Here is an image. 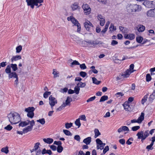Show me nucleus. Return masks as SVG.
I'll use <instances>...</instances> for the list:
<instances>
[{
	"label": "nucleus",
	"mask_w": 155,
	"mask_h": 155,
	"mask_svg": "<svg viewBox=\"0 0 155 155\" xmlns=\"http://www.w3.org/2000/svg\"><path fill=\"white\" fill-rule=\"evenodd\" d=\"M18 77L17 73L14 71L8 74L9 79L16 78Z\"/></svg>",
	"instance_id": "12"
},
{
	"label": "nucleus",
	"mask_w": 155,
	"mask_h": 155,
	"mask_svg": "<svg viewBox=\"0 0 155 155\" xmlns=\"http://www.w3.org/2000/svg\"><path fill=\"white\" fill-rule=\"evenodd\" d=\"M135 38V35L133 34H129V39L130 40H133Z\"/></svg>",
	"instance_id": "49"
},
{
	"label": "nucleus",
	"mask_w": 155,
	"mask_h": 155,
	"mask_svg": "<svg viewBox=\"0 0 155 155\" xmlns=\"http://www.w3.org/2000/svg\"><path fill=\"white\" fill-rule=\"evenodd\" d=\"M136 39V41L138 43H140L142 41L143 38L142 37L140 36L137 37Z\"/></svg>",
	"instance_id": "46"
},
{
	"label": "nucleus",
	"mask_w": 155,
	"mask_h": 155,
	"mask_svg": "<svg viewBox=\"0 0 155 155\" xmlns=\"http://www.w3.org/2000/svg\"><path fill=\"white\" fill-rule=\"evenodd\" d=\"M44 0H37L34 3V4L31 7L32 9H33L34 8V6H36L37 7L38 6V3H41L43 2Z\"/></svg>",
	"instance_id": "22"
},
{
	"label": "nucleus",
	"mask_w": 155,
	"mask_h": 155,
	"mask_svg": "<svg viewBox=\"0 0 155 155\" xmlns=\"http://www.w3.org/2000/svg\"><path fill=\"white\" fill-rule=\"evenodd\" d=\"M71 21L72 23L74 24V25L76 26H77L78 24V23H79L78 20L74 17L72 18Z\"/></svg>",
	"instance_id": "37"
},
{
	"label": "nucleus",
	"mask_w": 155,
	"mask_h": 155,
	"mask_svg": "<svg viewBox=\"0 0 155 155\" xmlns=\"http://www.w3.org/2000/svg\"><path fill=\"white\" fill-rule=\"evenodd\" d=\"M119 28L120 30L123 32H125V31L126 30V28H125L122 26H119Z\"/></svg>",
	"instance_id": "60"
},
{
	"label": "nucleus",
	"mask_w": 155,
	"mask_h": 155,
	"mask_svg": "<svg viewBox=\"0 0 155 155\" xmlns=\"http://www.w3.org/2000/svg\"><path fill=\"white\" fill-rule=\"evenodd\" d=\"M16 49V52L17 53H19L21 51L22 49V47L21 46L19 45L17 47Z\"/></svg>",
	"instance_id": "47"
},
{
	"label": "nucleus",
	"mask_w": 155,
	"mask_h": 155,
	"mask_svg": "<svg viewBox=\"0 0 155 155\" xmlns=\"http://www.w3.org/2000/svg\"><path fill=\"white\" fill-rule=\"evenodd\" d=\"M149 130L145 131L144 132H143V136L145 140L149 136Z\"/></svg>",
	"instance_id": "42"
},
{
	"label": "nucleus",
	"mask_w": 155,
	"mask_h": 155,
	"mask_svg": "<svg viewBox=\"0 0 155 155\" xmlns=\"http://www.w3.org/2000/svg\"><path fill=\"white\" fill-rule=\"evenodd\" d=\"M72 101V99L71 97L68 96L67 98L65 101V103H64L63 104L65 105L66 107L67 105H71V102Z\"/></svg>",
	"instance_id": "11"
},
{
	"label": "nucleus",
	"mask_w": 155,
	"mask_h": 155,
	"mask_svg": "<svg viewBox=\"0 0 155 155\" xmlns=\"http://www.w3.org/2000/svg\"><path fill=\"white\" fill-rule=\"evenodd\" d=\"M128 102H125L123 104V106L124 107V109L126 111H129V108L130 107V105L128 104Z\"/></svg>",
	"instance_id": "23"
},
{
	"label": "nucleus",
	"mask_w": 155,
	"mask_h": 155,
	"mask_svg": "<svg viewBox=\"0 0 155 155\" xmlns=\"http://www.w3.org/2000/svg\"><path fill=\"white\" fill-rule=\"evenodd\" d=\"M129 130L128 127L126 126H123L118 129L117 131L120 133L123 131H129Z\"/></svg>",
	"instance_id": "10"
},
{
	"label": "nucleus",
	"mask_w": 155,
	"mask_h": 155,
	"mask_svg": "<svg viewBox=\"0 0 155 155\" xmlns=\"http://www.w3.org/2000/svg\"><path fill=\"white\" fill-rule=\"evenodd\" d=\"M63 147L61 145L58 146L57 148V152L59 153H61L63 151Z\"/></svg>",
	"instance_id": "35"
},
{
	"label": "nucleus",
	"mask_w": 155,
	"mask_h": 155,
	"mask_svg": "<svg viewBox=\"0 0 155 155\" xmlns=\"http://www.w3.org/2000/svg\"><path fill=\"white\" fill-rule=\"evenodd\" d=\"M155 8L148 11L147 12V16L150 17H155Z\"/></svg>",
	"instance_id": "8"
},
{
	"label": "nucleus",
	"mask_w": 155,
	"mask_h": 155,
	"mask_svg": "<svg viewBox=\"0 0 155 155\" xmlns=\"http://www.w3.org/2000/svg\"><path fill=\"white\" fill-rule=\"evenodd\" d=\"M65 107V105L63 104L61 106L56 109V110L57 111H60L64 108Z\"/></svg>",
	"instance_id": "53"
},
{
	"label": "nucleus",
	"mask_w": 155,
	"mask_h": 155,
	"mask_svg": "<svg viewBox=\"0 0 155 155\" xmlns=\"http://www.w3.org/2000/svg\"><path fill=\"white\" fill-rule=\"evenodd\" d=\"M96 98V97L95 96H94L93 97H91L88 99L87 100V102L88 103L90 101H94Z\"/></svg>",
	"instance_id": "56"
},
{
	"label": "nucleus",
	"mask_w": 155,
	"mask_h": 155,
	"mask_svg": "<svg viewBox=\"0 0 155 155\" xmlns=\"http://www.w3.org/2000/svg\"><path fill=\"white\" fill-rule=\"evenodd\" d=\"M153 1H145L143 2V4L147 8H151L153 7L154 5Z\"/></svg>",
	"instance_id": "5"
},
{
	"label": "nucleus",
	"mask_w": 155,
	"mask_h": 155,
	"mask_svg": "<svg viewBox=\"0 0 155 155\" xmlns=\"http://www.w3.org/2000/svg\"><path fill=\"white\" fill-rule=\"evenodd\" d=\"M126 8L127 12L129 13L139 12L141 11V7L137 4H128Z\"/></svg>",
	"instance_id": "2"
},
{
	"label": "nucleus",
	"mask_w": 155,
	"mask_h": 155,
	"mask_svg": "<svg viewBox=\"0 0 155 155\" xmlns=\"http://www.w3.org/2000/svg\"><path fill=\"white\" fill-rule=\"evenodd\" d=\"M65 127L67 129H68L71 128L73 125V124L71 123H67L65 124Z\"/></svg>",
	"instance_id": "39"
},
{
	"label": "nucleus",
	"mask_w": 155,
	"mask_h": 155,
	"mask_svg": "<svg viewBox=\"0 0 155 155\" xmlns=\"http://www.w3.org/2000/svg\"><path fill=\"white\" fill-rule=\"evenodd\" d=\"M37 122H39L42 125L44 124L45 123V119L44 118H41V119H40L39 120H37Z\"/></svg>",
	"instance_id": "38"
},
{
	"label": "nucleus",
	"mask_w": 155,
	"mask_h": 155,
	"mask_svg": "<svg viewBox=\"0 0 155 155\" xmlns=\"http://www.w3.org/2000/svg\"><path fill=\"white\" fill-rule=\"evenodd\" d=\"M79 65L80 68L82 69H85L87 68V67L85 64H80Z\"/></svg>",
	"instance_id": "59"
},
{
	"label": "nucleus",
	"mask_w": 155,
	"mask_h": 155,
	"mask_svg": "<svg viewBox=\"0 0 155 155\" xmlns=\"http://www.w3.org/2000/svg\"><path fill=\"white\" fill-rule=\"evenodd\" d=\"M124 94L122 92H117L116 93L115 95L117 97H122L124 95Z\"/></svg>",
	"instance_id": "62"
},
{
	"label": "nucleus",
	"mask_w": 155,
	"mask_h": 155,
	"mask_svg": "<svg viewBox=\"0 0 155 155\" xmlns=\"http://www.w3.org/2000/svg\"><path fill=\"white\" fill-rule=\"evenodd\" d=\"M77 85L80 87L83 88L86 85V84L85 83H83L82 82L80 81L77 84Z\"/></svg>",
	"instance_id": "27"
},
{
	"label": "nucleus",
	"mask_w": 155,
	"mask_h": 155,
	"mask_svg": "<svg viewBox=\"0 0 155 155\" xmlns=\"http://www.w3.org/2000/svg\"><path fill=\"white\" fill-rule=\"evenodd\" d=\"M91 137H88L83 140V142L86 145H89L91 142Z\"/></svg>",
	"instance_id": "16"
},
{
	"label": "nucleus",
	"mask_w": 155,
	"mask_h": 155,
	"mask_svg": "<svg viewBox=\"0 0 155 155\" xmlns=\"http://www.w3.org/2000/svg\"><path fill=\"white\" fill-rule=\"evenodd\" d=\"M138 31L139 32H142L145 29V27L143 25H140L138 27Z\"/></svg>",
	"instance_id": "24"
},
{
	"label": "nucleus",
	"mask_w": 155,
	"mask_h": 155,
	"mask_svg": "<svg viewBox=\"0 0 155 155\" xmlns=\"http://www.w3.org/2000/svg\"><path fill=\"white\" fill-rule=\"evenodd\" d=\"M80 75L83 78H84L87 75V73L84 71H81L80 73Z\"/></svg>",
	"instance_id": "52"
},
{
	"label": "nucleus",
	"mask_w": 155,
	"mask_h": 155,
	"mask_svg": "<svg viewBox=\"0 0 155 155\" xmlns=\"http://www.w3.org/2000/svg\"><path fill=\"white\" fill-rule=\"evenodd\" d=\"M92 80L93 83L97 85L99 84L101 82L100 81H98L97 79L95 77L92 78Z\"/></svg>",
	"instance_id": "29"
},
{
	"label": "nucleus",
	"mask_w": 155,
	"mask_h": 155,
	"mask_svg": "<svg viewBox=\"0 0 155 155\" xmlns=\"http://www.w3.org/2000/svg\"><path fill=\"white\" fill-rule=\"evenodd\" d=\"M21 57L20 55L14 56L11 58V61L13 62L14 61H17L21 59Z\"/></svg>",
	"instance_id": "21"
},
{
	"label": "nucleus",
	"mask_w": 155,
	"mask_h": 155,
	"mask_svg": "<svg viewBox=\"0 0 155 155\" xmlns=\"http://www.w3.org/2000/svg\"><path fill=\"white\" fill-rule=\"evenodd\" d=\"M82 8L86 15H88L91 13V9L87 4H83L82 6Z\"/></svg>",
	"instance_id": "3"
},
{
	"label": "nucleus",
	"mask_w": 155,
	"mask_h": 155,
	"mask_svg": "<svg viewBox=\"0 0 155 155\" xmlns=\"http://www.w3.org/2000/svg\"><path fill=\"white\" fill-rule=\"evenodd\" d=\"M64 133L67 136H72V134L69 130H63Z\"/></svg>",
	"instance_id": "34"
},
{
	"label": "nucleus",
	"mask_w": 155,
	"mask_h": 155,
	"mask_svg": "<svg viewBox=\"0 0 155 155\" xmlns=\"http://www.w3.org/2000/svg\"><path fill=\"white\" fill-rule=\"evenodd\" d=\"M96 141L97 144V145H101L102 143V141L99 138L97 139L96 140Z\"/></svg>",
	"instance_id": "63"
},
{
	"label": "nucleus",
	"mask_w": 155,
	"mask_h": 155,
	"mask_svg": "<svg viewBox=\"0 0 155 155\" xmlns=\"http://www.w3.org/2000/svg\"><path fill=\"white\" fill-rule=\"evenodd\" d=\"M8 116L9 121L12 124H16L21 120L20 115L17 113H11Z\"/></svg>",
	"instance_id": "1"
},
{
	"label": "nucleus",
	"mask_w": 155,
	"mask_h": 155,
	"mask_svg": "<svg viewBox=\"0 0 155 155\" xmlns=\"http://www.w3.org/2000/svg\"><path fill=\"white\" fill-rule=\"evenodd\" d=\"M49 103L51 108H52L54 106L55 104H57V101L55 98L52 97V95H50L49 98Z\"/></svg>",
	"instance_id": "4"
},
{
	"label": "nucleus",
	"mask_w": 155,
	"mask_h": 155,
	"mask_svg": "<svg viewBox=\"0 0 155 155\" xmlns=\"http://www.w3.org/2000/svg\"><path fill=\"white\" fill-rule=\"evenodd\" d=\"M30 120H27V121H22L19 124V126L24 127L29 124Z\"/></svg>",
	"instance_id": "18"
},
{
	"label": "nucleus",
	"mask_w": 155,
	"mask_h": 155,
	"mask_svg": "<svg viewBox=\"0 0 155 155\" xmlns=\"http://www.w3.org/2000/svg\"><path fill=\"white\" fill-rule=\"evenodd\" d=\"M43 141L48 144H51L53 142L54 140L53 139L50 138H44L43 139Z\"/></svg>",
	"instance_id": "17"
},
{
	"label": "nucleus",
	"mask_w": 155,
	"mask_h": 155,
	"mask_svg": "<svg viewBox=\"0 0 155 155\" xmlns=\"http://www.w3.org/2000/svg\"><path fill=\"white\" fill-rule=\"evenodd\" d=\"M110 31H113L116 30V27H115L114 25L111 24L109 28Z\"/></svg>",
	"instance_id": "43"
},
{
	"label": "nucleus",
	"mask_w": 155,
	"mask_h": 155,
	"mask_svg": "<svg viewBox=\"0 0 155 155\" xmlns=\"http://www.w3.org/2000/svg\"><path fill=\"white\" fill-rule=\"evenodd\" d=\"M52 73L54 74V78L58 77L59 76L58 75V74H59L58 72L57 71H55V70L54 69H53Z\"/></svg>",
	"instance_id": "45"
},
{
	"label": "nucleus",
	"mask_w": 155,
	"mask_h": 155,
	"mask_svg": "<svg viewBox=\"0 0 155 155\" xmlns=\"http://www.w3.org/2000/svg\"><path fill=\"white\" fill-rule=\"evenodd\" d=\"M95 133V135L94 136V138H96L99 136L101 135V133L100 132L99 130L97 129H95L94 130Z\"/></svg>",
	"instance_id": "26"
},
{
	"label": "nucleus",
	"mask_w": 155,
	"mask_h": 155,
	"mask_svg": "<svg viewBox=\"0 0 155 155\" xmlns=\"http://www.w3.org/2000/svg\"><path fill=\"white\" fill-rule=\"evenodd\" d=\"M51 94V92L50 91H46L43 94V97L45 98H46L48 97V95H49Z\"/></svg>",
	"instance_id": "40"
},
{
	"label": "nucleus",
	"mask_w": 155,
	"mask_h": 155,
	"mask_svg": "<svg viewBox=\"0 0 155 155\" xmlns=\"http://www.w3.org/2000/svg\"><path fill=\"white\" fill-rule=\"evenodd\" d=\"M33 129V127H32L30 126H28L27 127L24 128L23 129V131L24 133H26L29 131H30L32 130Z\"/></svg>",
	"instance_id": "15"
},
{
	"label": "nucleus",
	"mask_w": 155,
	"mask_h": 155,
	"mask_svg": "<svg viewBox=\"0 0 155 155\" xmlns=\"http://www.w3.org/2000/svg\"><path fill=\"white\" fill-rule=\"evenodd\" d=\"M134 71L130 70L129 69H127L126 71L124 73L122 76H123L124 78L128 77L130 74L133 72Z\"/></svg>",
	"instance_id": "9"
},
{
	"label": "nucleus",
	"mask_w": 155,
	"mask_h": 155,
	"mask_svg": "<svg viewBox=\"0 0 155 155\" xmlns=\"http://www.w3.org/2000/svg\"><path fill=\"white\" fill-rule=\"evenodd\" d=\"M108 99V97L107 95H104L102 96L99 102H101L105 101Z\"/></svg>",
	"instance_id": "30"
},
{
	"label": "nucleus",
	"mask_w": 155,
	"mask_h": 155,
	"mask_svg": "<svg viewBox=\"0 0 155 155\" xmlns=\"http://www.w3.org/2000/svg\"><path fill=\"white\" fill-rule=\"evenodd\" d=\"M71 64L72 65H79L80 64L77 61L74 60L71 63Z\"/></svg>",
	"instance_id": "64"
},
{
	"label": "nucleus",
	"mask_w": 155,
	"mask_h": 155,
	"mask_svg": "<svg viewBox=\"0 0 155 155\" xmlns=\"http://www.w3.org/2000/svg\"><path fill=\"white\" fill-rule=\"evenodd\" d=\"M118 42L117 41H116L114 40H112L111 43V45L112 46H114L116 45H117L118 44Z\"/></svg>",
	"instance_id": "61"
},
{
	"label": "nucleus",
	"mask_w": 155,
	"mask_h": 155,
	"mask_svg": "<svg viewBox=\"0 0 155 155\" xmlns=\"http://www.w3.org/2000/svg\"><path fill=\"white\" fill-rule=\"evenodd\" d=\"M75 125L78 126V128H79L81 126V123L80 122V119H77L75 122Z\"/></svg>",
	"instance_id": "36"
},
{
	"label": "nucleus",
	"mask_w": 155,
	"mask_h": 155,
	"mask_svg": "<svg viewBox=\"0 0 155 155\" xmlns=\"http://www.w3.org/2000/svg\"><path fill=\"white\" fill-rule=\"evenodd\" d=\"M148 95L149 94H147L146 95H145L142 98L141 101V103L142 104H144L146 101Z\"/></svg>",
	"instance_id": "28"
},
{
	"label": "nucleus",
	"mask_w": 155,
	"mask_h": 155,
	"mask_svg": "<svg viewBox=\"0 0 155 155\" xmlns=\"http://www.w3.org/2000/svg\"><path fill=\"white\" fill-rule=\"evenodd\" d=\"M40 143L39 142H37L35 144L34 147L35 150H38V148H39V145H40Z\"/></svg>",
	"instance_id": "48"
},
{
	"label": "nucleus",
	"mask_w": 155,
	"mask_h": 155,
	"mask_svg": "<svg viewBox=\"0 0 155 155\" xmlns=\"http://www.w3.org/2000/svg\"><path fill=\"white\" fill-rule=\"evenodd\" d=\"M155 98V97H154L153 94H151L150 95L149 98V100L150 102H152Z\"/></svg>",
	"instance_id": "44"
},
{
	"label": "nucleus",
	"mask_w": 155,
	"mask_h": 155,
	"mask_svg": "<svg viewBox=\"0 0 155 155\" xmlns=\"http://www.w3.org/2000/svg\"><path fill=\"white\" fill-rule=\"evenodd\" d=\"M4 129L10 131L12 129V127L9 124L5 127Z\"/></svg>",
	"instance_id": "50"
},
{
	"label": "nucleus",
	"mask_w": 155,
	"mask_h": 155,
	"mask_svg": "<svg viewBox=\"0 0 155 155\" xmlns=\"http://www.w3.org/2000/svg\"><path fill=\"white\" fill-rule=\"evenodd\" d=\"M35 110V108L33 107H29L25 109V111L27 113L34 112Z\"/></svg>",
	"instance_id": "20"
},
{
	"label": "nucleus",
	"mask_w": 155,
	"mask_h": 155,
	"mask_svg": "<svg viewBox=\"0 0 155 155\" xmlns=\"http://www.w3.org/2000/svg\"><path fill=\"white\" fill-rule=\"evenodd\" d=\"M144 114L143 112H142L140 116L137 119L138 123L140 124L144 120Z\"/></svg>",
	"instance_id": "14"
},
{
	"label": "nucleus",
	"mask_w": 155,
	"mask_h": 155,
	"mask_svg": "<svg viewBox=\"0 0 155 155\" xmlns=\"http://www.w3.org/2000/svg\"><path fill=\"white\" fill-rule=\"evenodd\" d=\"M37 0H26V1L27 3V5L30 6L31 7L32 6L34 3Z\"/></svg>",
	"instance_id": "19"
},
{
	"label": "nucleus",
	"mask_w": 155,
	"mask_h": 155,
	"mask_svg": "<svg viewBox=\"0 0 155 155\" xmlns=\"http://www.w3.org/2000/svg\"><path fill=\"white\" fill-rule=\"evenodd\" d=\"M71 8L73 11H75L77 9L79 8L78 5V4L77 2H75L71 5Z\"/></svg>",
	"instance_id": "13"
},
{
	"label": "nucleus",
	"mask_w": 155,
	"mask_h": 155,
	"mask_svg": "<svg viewBox=\"0 0 155 155\" xmlns=\"http://www.w3.org/2000/svg\"><path fill=\"white\" fill-rule=\"evenodd\" d=\"M10 67L12 68L13 71L14 72L16 71L18 69L17 65L16 64H11Z\"/></svg>",
	"instance_id": "25"
},
{
	"label": "nucleus",
	"mask_w": 155,
	"mask_h": 155,
	"mask_svg": "<svg viewBox=\"0 0 155 155\" xmlns=\"http://www.w3.org/2000/svg\"><path fill=\"white\" fill-rule=\"evenodd\" d=\"M74 93H75L77 94H79L80 90V88L78 87V86L77 85L76 86L74 87Z\"/></svg>",
	"instance_id": "33"
},
{
	"label": "nucleus",
	"mask_w": 155,
	"mask_h": 155,
	"mask_svg": "<svg viewBox=\"0 0 155 155\" xmlns=\"http://www.w3.org/2000/svg\"><path fill=\"white\" fill-rule=\"evenodd\" d=\"M74 140H77L78 141L80 142V141L81 137L79 135H76L74 137Z\"/></svg>",
	"instance_id": "57"
},
{
	"label": "nucleus",
	"mask_w": 155,
	"mask_h": 155,
	"mask_svg": "<svg viewBox=\"0 0 155 155\" xmlns=\"http://www.w3.org/2000/svg\"><path fill=\"white\" fill-rule=\"evenodd\" d=\"M146 81L147 82H149L151 80V77L149 74H147L146 76Z\"/></svg>",
	"instance_id": "41"
},
{
	"label": "nucleus",
	"mask_w": 155,
	"mask_h": 155,
	"mask_svg": "<svg viewBox=\"0 0 155 155\" xmlns=\"http://www.w3.org/2000/svg\"><path fill=\"white\" fill-rule=\"evenodd\" d=\"M136 136L137 137L138 139H141V141L143 143V140H145L143 136V132L141 131L138 132L136 134Z\"/></svg>",
	"instance_id": "7"
},
{
	"label": "nucleus",
	"mask_w": 155,
	"mask_h": 155,
	"mask_svg": "<svg viewBox=\"0 0 155 155\" xmlns=\"http://www.w3.org/2000/svg\"><path fill=\"white\" fill-rule=\"evenodd\" d=\"M109 148L108 146H106L103 150V153L105 154L107 151L109 150Z\"/></svg>",
	"instance_id": "54"
},
{
	"label": "nucleus",
	"mask_w": 155,
	"mask_h": 155,
	"mask_svg": "<svg viewBox=\"0 0 155 155\" xmlns=\"http://www.w3.org/2000/svg\"><path fill=\"white\" fill-rule=\"evenodd\" d=\"M153 146V145L150 144V145H148L147 146L146 148L148 150V151L150 150H152L153 149V147H152Z\"/></svg>",
	"instance_id": "58"
},
{
	"label": "nucleus",
	"mask_w": 155,
	"mask_h": 155,
	"mask_svg": "<svg viewBox=\"0 0 155 155\" xmlns=\"http://www.w3.org/2000/svg\"><path fill=\"white\" fill-rule=\"evenodd\" d=\"M140 126H135L132 127V130L134 131H136L139 129Z\"/></svg>",
	"instance_id": "51"
},
{
	"label": "nucleus",
	"mask_w": 155,
	"mask_h": 155,
	"mask_svg": "<svg viewBox=\"0 0 155 155\" xmlns=\"http://www.w3.org/2000/svg\"><path fill=\"white\" fill-rule=\"evenodd\" d=\"M84 26L87 31H89L91 27L93 28V25L89 21H88L84 23Z\"/></svg>",
	"instance_id": "6"
},
{
	"label": "nucleus",
	"mask_w": 155,
	"mask_h": 155,
	"mask_svg": "<svg viewBox=\"0 0 155 155\" xmlns=\"http://www.w3.org/2000/svg\"><path fill=\"white\" fill-rule=\"evenodd\" d=\"M34 115V112L31 113H28L27 114V116L28 117L32 118Z\"/></svg>",
	"instance_id": "55"
},
{
	"label": "nucleus",
	"mask_w": 155,
	"mask_h": 155,
	"mask_svg": "<svg viewBox=\"0 0 155 155\" xmlns=\"http://www.w3.org/2000/svg\"><path fill=\"white\" fill-rule=\"evenodd\" d=\"M5 72L7 74H8L12 72L11 71V68L10 65H7L5 69Z\"/></svg>",
	"instance_id": "31"
},
{
	"label": "nucleus",
	"mask_w": 155,
	"mask_h": 155,
	"mask_svg": "<svg viewBox=\"0 0 155 155\" xmlns=\"http://www.w3.org/2000/svg\"><path fill=\"white\" fill-rule=\"evenodd\" d=\"M1 151L2 152H4L6 154H7L9 152L8 147H7L2 148L1 150Z\"/></svg>",
	"instance_id": "32"
}]
</instances>
